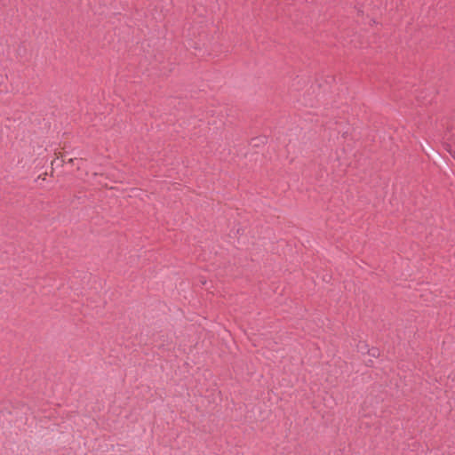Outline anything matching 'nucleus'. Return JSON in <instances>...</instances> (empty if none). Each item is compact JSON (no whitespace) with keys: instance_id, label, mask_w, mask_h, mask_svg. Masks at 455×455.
Returning a JSON list of instances; mask_svg holds the SVG:
<instances>
[{"instance_id":"nucleus-1","label":"nucleus","mask_w":455,"mask_h":455,"mask_svg":"<svg viewBox=\"0 0 455 455\" xmlns=\"http://www.w3.org/2000/svg\"><path fill=\"white\" fill-rule=\"evenodd\" d=\"M68 162H69V163H72V162H73V158H70V159L68 160Z\"/></svg>"}]
</instances>
